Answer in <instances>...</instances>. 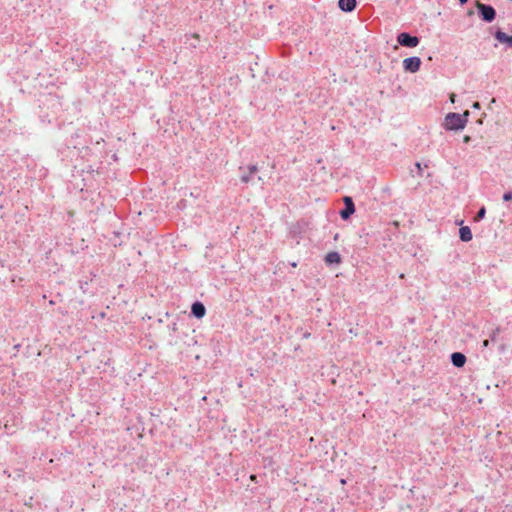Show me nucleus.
Listing matches in <instances>:
<instances>
[{
  "label": "nucleus",
  "instance_id": "1a4fd4ad",
  "mask_svg": "<svg viewBox=\"0 0 512 512\" xmlns=\"http://www.w3.org/2000/svg\"><path fill=\"white\" fill-rule=\"evenodd\" d=\"M494 38L501 44L506 45L507 48L512 47V35H508L507 33L503 32L501 29H497L493 33Z\"/></svg>",
  "mask_w": 512,
  "mask_h": 512
},
{
  "label": "nucleus",
  "instance_id": "0eeeda50",
  "mask_svg": "<svg viewBox=\"0 0 512 512\" xmlns=\"http://www.w3.org/2000/svg\"><path fill=\"white\" fill-rule=\"evenodd\" d=\"M206 314V307L201 301H194L191 305L190 315L202 319Z\"/></svg>",
  "mask_w": 512,
  "mask_h": 512
},
{
  "label": "nucleus",
  "instance_id": "20e7f679",
  "mask_svg": "<svg viewBox=\"0 0 512 512\" xmlns=\"http://www.w3.org/2000/svg\"><path fill=\"white\" fill-rule=\"evenodd\" d=\"M397 42L402 47L414 48L419 45L420 38L409 32H401L397 35Z\"/></svg>",
  "mask_w": 512,
  "mask_h": 512
},
{
  "label": "nucleus",
  "instance_id": "39448f33",
  "mask_svg": "<svg viewBox=\"0 0 512 512\" xmlns=\"http://www.w3.org/2000/svg\"><path fill=\"white\" fill-rule=\"evenodd\" d=\"M344 207L339 211L340 218L347 221L355 213V204L350 196H344L343 198Z\"/></svg>",
  "mask_w": 512,
  "mask_h": 512
},
{
  "label": "nucleus",
  "instance_id": "9d476101",
  "mask_svg": "<svg viewBox=\"0 0 512 512\" xmlns=\"http://www.w3.org/2000/svg\"><path fill=\"white\" fill-rule=\"evenodd\" d=\"M450 361L454 367L462 368L465 365L467 358L462 352H453L450 355Z\"/></svg>",
  "mask_w": 512,
  "mask_h": 512
},
{
  "label": "nucleus",
  "instance_id": "4468645a",
  "mask_svg": "<svg viewBox=\"0 0 512 512\" xmlns=\"http://www.w3.org/2000/svg\"><path fill=\"white\" fill-rule=\"evenodd\" d=\"M459 238L462 242H469L472 240L473 234L469 226H461L459 228Z\"/></svg>",
  "mask_w": 512,
  "mask_h": 512
},
{
  "label": "nucleus",
  "instance_id": "dca6fc26",
  "mask_svg": "<svg viewBox=\"0 0 512 512\" xmlns=\"http://www.w3.org/2000/svg\"><path fill=\"white\" fill-rule=\"evenodd\" d=\"M500 332H501L500 327H496L495 329H493L489 335L490 342H495L497 340Z\"/></svg>",
  "mask_w": 512,
  "mask_h": 512
},
{
  "label": "nucleus",
  "instance_id": "f8f14e48",
  "mask_svg": "<svg viewBox=\"0 0 512 512\" xmlns=\"http://www.w3.org/2000/svg\"><path fill=\"white\" fill-rule=\"evenodd\" d=\"M258 171L259 169L257 165L249 164L247 166V172H243V174L240 176L241 182L245 184L249 183L252 179L253 174H255Z\"/></svg>",
  "mask_w": 512,
  "mask_h": 512
},
{
  "label": "nucleus",
  "instance_id": "f257e3e1",
  "mask_svg": "<svg viewBox=\"0 0 512 512\" xmlns=\"http://www.w3.org/2000/svg\"><path fill=\"white\" fill-rule=\"evenodd\" d=\"M469 112L466 111L463 114L449 112L444 118V128L447 131H459L463 130L468 122Z\"/></svg>",
  "mask_w": 512,
  "mask_h": 512
},
{
  "label": "nucleus",
  "instance_id": "6ab92c4d",
  "mask_svg": "<svg viewBox=\"0 0 512 512\" xmlns=\"http://www.w3.org/2000/svg\"><path fill=\"white\" fill-rule=\"evenodd\" d=\"M502 199L504 202L512 201V191H507L503 194Z\"/></svg>",
  "mask_w": 512,
  "mask_h": 512
},
{
  "label": "nucleus",
  "instance_id": "b1692460",
  "mask_svg": "<svg viewBox=\"0 0 512 512\" xmlns=\"http://www.w3.org/2000/svg\"><path fill=\"white\" fill-rule=\"evenodd\" d=\"M470 140H471V137H470V136H468V135L464 136V138H463V141H464L465 143L470 142Z\"/></svg>",
  "mask_w": 512,
  "mask_h": 512
},
{
  "label": "nucleus",
  "instance_id": "9b49d317",
  "mask_svg": "<svg viewBox=\"0 0 512 512\" xmlns=\"http://www.w3.org/2000/svg\"><path fill=\"white\" fill-rule=\"evenodd\" d=\"M338 7L342 12H353L357 7V0H338Z\"/></svg>",
  "mask_w": 512,
  "mask_h": 512
},
{
  "label": "nucleus",
  "instance_id": "a211bd4d",
  "mask_svg": "<svg viewBox=\"0 0 512 512\" xmlns=\"http://www.w3.org/2000/svg\"><path fill=\"white\" fill-rule=\"evenodd\" d=\"M88 281H83V280H80L79 281V287L80 289L83 291V293H86L88 291Z\"/></svg>",
  "mask_w": 512,
  "mask_h": 512
},
{
  "label": "nucleus",
  "instance_id": "aec40b11",
  "mask_svg": "<svg viewBox=\"0 0 512 512\" xmlns=\"http://www.w3.org/2000/svg\"><path fill=\"white\" fill-rule=\"evenodd\" d=\"M507 349H508V346H507V344H506V343H501V344L498 346V351H499V353H501V354H505V353H506V351H507Z\"/></svg>",
  "mask_w": 512,
  "mask_h": 512
},
{
  "label": "nucleus",
  "instance_id": "412c9836",
  "mask_svg": "<svg viewBox=\"0 0 512 512\" xmlns=\"http://www.w3.org/2000/svg\"><path fill=\"white\" fill-rule=\"evenodd\" d=\"M168 328L173 331V332H176L178 327H177V323L176 322H173L172 324L168 325Z\"/></svg>",
  "mask_w": 512,
  "mask_h": 512
},
{
  "label": "nucleus",
  "instance_id": "5701e85b",
  "mask_svg": "<svg viewBox=\"0 0 512 512\" xmlns=\"http://www.w3.org/2000/svg\"><path fill=\"white\" fill-rule=\"evenodd\" d=\"M472 107H473L474 109H480V103H479V102H474V103H473V105H472Z\"/></svg>",
  "mask_w": 512,
  "mask_h": 512
},
{
  "label": "nucleus",
  "instance_id": "c756f323",
  "mask_svg": "<svg viewBox=\"0 0 512 512\" xmlns=\"http://www.w3.org/2000/svg\"><path fill=\"white\" fill-rule=\"evenodd\" d=\"M412 176H414V170H410Z\"/></svg>",
  "mask_w": 512,
  "mask_h": 512
},
{
  "label": "nucleus",
  "instance_id": "ddd939ff",
  "mask_svg": "<svg viewBox=\"0 0 512 512\" xmlns=\"http://www.w3.org/2000/svg\"><path fill=\"white\" fill-rule=\"evenodd\" d=\"M184 44L189 48H196L200 42V36L198 34H186Z\"/></svg>",
  "mask_w": 512,
  "mask_h": 512
},
{
  "label": "nucleus",
  "instance_id": "423d86ee",
  "mask_svg": "<svg viewBox=\"0 0 512 512\" xmlns=\"http://www.w3.org/2000/svg\"><path fill=\"white\" fill-rule=\"evenodd\" d=\"M402 64H403V69L405 72L416 73L420 70L422 61H421L420 57L411 56V57L405 58L403 60Z\"/></svg>",
  "mask_w": 512,
  "mask_h": 512
},
{
  "label": "nucleus",
  "instance_id": "7ed1b4c3",
  "mask_svg": "<svg viewBox=\"0 0 512 512\" xmlns=\"http://www.w3.org/2000/svg\"><path fill=\"white\" fill-rule=\"evenodd\" d=\"M476 8L478 16L483 22L492 23L496 19L497 12L492 5L477 1Z\"/></svg>",
  "mask_w": 512,
  "mask_h": 512
},
{
  "label": "nucleus",
  "instance_id": "f03ea898",
  "mask_svg": "<svg viewBox=\"0 0 512 512\" xmlns=\"http://www.w3.org/2000/svg\"><path fill=\"white\" fill-rule=\"evenodd\" d=\"M308 226L309 223L304 219H300L289 226L288 236L296 240V245L300 244V240L307 232Z\"/></svg>",
  "mask_w": 512,
  "mask_h": 512
},
{
  "label": "nucleus",
  "instance_id": "2eb2a0df",
  "mask_svg": "<svg viewBox=\"0 0 512 512\" xmlns=\"http://www.w3.org/2000/svg\"><path fill=\"white\" fill-rule=\"evenodd\" d=\"M485 215H486V208H485V206H482V207H480V208H479V210L477 211V213H476V215H475V217H474V220H475L476 222H479V221H481L482 219H484V218H485Z\"/></svg>",
  "mask_w": 512,
  "mask_h": 512
},
{
  "label": "nucleus",
  "instance_id": "6e6552de",
  "mask_svg": "<svg viewBox=\"0 0 512 512\" xmlns=\"http://www.w3.org/2000/svg\"><path fill=\"white\" fill-rule=\"evenodd\" d=\"M324 262L328 267L338 266L342 263V256L337 251H330L325 255Z\"/></svg>",
  "mask_w": 512,
  "mask_h": 512
},
{
  "label": "nucleus",
  "instance_id": "7c9ffc66",
  "mask_svg": "<svg viewBox=\"0 0 512 512\" xmlns=\"http://www.w3.org/2000/svg\"><path fill=\"white\" fill-rule=\"evenodd\" d=\"M337 239H338V234H336V235L334 236V240H337Z\"/></svg>",
  "mask_w": 512,
  "mask_h": 512
},
{
  "label": "nucleus",
  "instance_id": "4be33fe9",
  "mask_svg": "<svg viewBox=\"0 0 512 512\" xmlns=\"http://www.w3.org/2000/svg\"><path fill=\"white\" fill-rule=\"evenodd\" d=\"M489 344H490V340H489V339H486V340H484V341H483V343H482V347H483V348H486V347H488V346H489Z\"/></svg>",
  "mask_w": 512,
  "mask_h": 512
},
{
  "label": "nucleus",
  "instance_id": "c85d7f7f",
  "mask_svg": "<svg viewBox=\"0 0 512 512\" xmlns=\"http://www.w3.org/2000/svg\"><path fill=\"white\" fill-rule=\"evenodd\" d=\"M104 316H105V313H104V312H102V313L100 314V317H102V318H103Z\"/></svg>",
  "mask_w": 512,
  "mask_h": 512
},
{
  "label": "nucleus",
  "instance_id": "f3484780",
  "mask_svg": "<svg viewBox=\"0 0 512 512\" xmlns=\"http://www.w3.org/2000/svg\"><path fill=\"white\" fill-rule=\"evenodd\" d=\"M415 168H416V175L419 176V177H422L423 176V168L421 166V163L420 162H416L414 164Z\"/></svg>",
  "mask_w": 512,
  "mask_h": 512
},
{
  "label": "nucleus",
  "instance_id": "393cba45",
  "mask_svg": "<svg viewBox=\"0 0 512 512\" xmlns=\"http://www.w3.org/2000/svg\"><path fill=\"white\" fill-rule=\"evenodd\" d=\"M311 336V333L310 332H305L303 334V338H309Z\"/></svg>",
  "mask_w": 512,
  "mask_h": 512
},
{
  "label": "nucleus",
  "instance_id": "a878e982",
  "mask_svg": "<svg viewBox=\"0 0 512 512\" xmlns=\"http://www.w3.org/2000/svg\"><path fill=\"white\" fill-rule=\"evenodd\" d=\"M461 5L466 4L469 0H458Z\"/></svg>",
  "mask_w": 512,
  "mask_h": 512
},
{
  "label": "nucleus",
  "instance_id": "2f4dec72",
  "mask_svg": "<svg viewBox=\"0 0 512 512\" xmlns=\"http://www.w3.org/2000/svg\"><path fill=\"white\" fill-rule=\"evenodd\" d=\"M341 483H342V484H345V483H346V481H345L344 479H341Z\"/></svg>",
  "mask_w": 512,
  "mask_h": 512
},
{
  "label": "nucleus",
  "instance_id": "cd10ccee",
  "mask_svg": "<svg viewBox=\"0 0 512 512\" xmlns=\"http://www.w3.org/2000/svg\"><path fill=\"white\" fill-rule=\"evenodd\" d=\"M473 14V11L472 10H469L468 11V15H472Z\"/></svg>",
  "mask_w": 512,
  "mask_h": 512
},
{
  "label": "nucleus",
  "instance_id": "bb28decb",
  "mask_svg": "<svg viewBox=\"0 0 512 512\" xmlns=\"http://www.w3.org/2000/svg\"><path fill=\"white\" fill-rule=\"evenodd\" d=\"M290 265H291L292 267H297L298 263H297V262H292V263H290Z\"/></svg>",
  "mask_w": 512,
  "mask_h": 512
}]
</instances>
